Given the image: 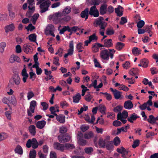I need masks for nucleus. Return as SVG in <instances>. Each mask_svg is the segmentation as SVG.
I'll list each match as a JSON object with an SVG mask.
<instances>
[{
    "label": "nucleus",
    "mask_w": 158,
    "mask_h": 158,
    "mask_svg": "<svg viewBox=\"0 0 158 158\" xmlns=\"http://www.w3.org/2000/svg\"><path fill=\"white\" fill-rule=\"evenodd\" d=\"M26 67L24 65V67L22 70L21 75L23 77L22 80L24 83L26 82L27 80L28 77V74L27 72V70L26 68Z\"/></svg>",
    "instance_id": "nucleus-12"
},
{
    "label": "nucleus",
    "mask_w": 158,
    "mask_h": 158,
    "mask_svg": "<svg viewBox=\"0 0 158 158\" xmlns=\"http://www.w3.org/2000/svg\"><path fill=\"white\" fill-rule=\"evenodd\" d=\"M145 22L143 20H140L137 23V26L138 28H141L144 26Z\"/></svg>",
    "instance_id": "nucleus-48"
},
{
    "label": "nucleus",
    "mask_w": 158,
    "mask_h": 158,
    "mask_svg": "<svg viewBox=\"0 0 158 158\" xmlns=\"http://www.w3.org/2000/svg\"><path fill=\"white\" fill-rule=\"evenodd\" d=\"M6 44L5 42H2L0 43V52L2 53L4 50L5 47L6 46Z\"/></svg>",
    "instance_id": "nucleus-46"
},
{
    "label": "nucleus",
    "mask_w": 158,
    "mask_h": 158,
    "mask_svg": "<svg viewBox=\"0 0 158 158\" xmlns=\"http://www.w3.org/2000/svg\"><path fill=\"white\" fill-rule=\"evenodd\" d=\"M125 44L124 43L118 42L116 44L115 48L118 50H120L124 47Z\"/></svg>",
    "instance_id": "nucleus-34"
},
{
    "label": "nucleus",
    "mask_w": 158,
    "mask_h": 158,
    "mask_svg": "<svg viewBox=\"0 0 158 158\" xmlns=\"http://www.w3.org/2000/svg\"><path fill=\"white\" fill-rule=\"evenodd\" d=\"M28 129L31 134L33 136H34L36 133V129L35 126L33 125H31L29 127Z\"/></svg>",
    "instance_id": "nucleus-28"
},
{
    "label": "nucleus",
    "mask_w": 158,
    "mask_h": 158,
    "mask_svg": "<svg viewBox=\"0 0 158 158\" xmlns=\"http://www.w3.org/2000/svg\"><path fill=\"white\" fill-rule=\"evenodd\" d=\"M122 92L117 90L115 91L114 93L113 94L114 97L115 99H118L119 98L122 99L123 96L122 94Z\"/></svg>",
    "instance_id": "nucleus-26"
},
{
    "label": "nucleus",
    "mask_w": 158,
    "mask_h": 158,
    "mask_svg": "<svg viewBox=\"0 0 158 158\" xmlns=\"http://www.w3.org/2000/svg\"><path fill=\"white\" fill-rule=\"evenodd\" d=\"M124 108L127 110H130L133 107V105L131 100H127L124 102Z\"/></svg>",
    "instance_id": "nucleus-14"
},
{
    "label": "nucleus",
    "mask_w": 158,
    "mask_h": 158,
    "mask_svg": "<svg viewBox=\"0 0 158 158\" xmlns=\"http://www.w3.org/2000/svg\"><path fill=\"white\" fill-rule=\"evenodd\" d=\"M58 138L60 143H63L70 140L71 137L68 134H61L58 136Z\"/></svg>",
    "instance_id": "nucleus-7"
},
{
    "label": "nucleus",
    "mask_w": 158,
    "mask_h": 158,
    "mask_svg": "<svg viewBox=\"0 0 158 158\" xmlns=\"http://www.w3.org/2000/svg\"><path fill=\"white\" fill-rule=\"evenodd\" d=\"M7 137V135L6 134L4 133H0V142L1 141Z\"/></svg>",
    "instance_id": "nucleus-47"
},
{
    "label": "nucleus",
    "mask_w": 158,
    "mask_h": 158,
    "mask_svg": "<svg viewBox=\"0 0 158 158\" xmlns=\"http://www.w3.org/2000/svg\"><path fill=\"white\" fill-rule=\"evenodd\" d=\"M85 120L89 123L93 124L95 120V117L94 115H92L91 119L89 117H87Z\"/></svg>",
    "instance_id": "nucleus-37"
},
{
    "label": "nucleus",
    "mask_w": 158,
    "mask_h": 158,
    "mask_svg": "<svg viewBox=\"0 0 158 158\" xmlns=\"http://www.w3.org/2000/svg\"><path fill=\"white\" fill-rule=\"evenodd\" d=\"M21 79L18 74H15L11 78L8 84L9 86L12 88L17 89L20 84Z\"/></svg>",
    "instance_id": "nucleus-2"
},
{
    "label": "nucleus",
    "mask_w": 158,
    "mask_h": 158,
    "mask_svg": "<svg viewBox=\"0 0 158 158\" xmlns=\"http://www.w3.org/2000/svg\"><path fill=\"white\" fill-rule=\"evenodd\" d=\"M96 8V6H95L91 7L90 9L89 14L94 17H97L99 16V14L98 11Z\"/></svg>",
    "instance_id": "nucleus-10"
},
{
    "label": "nucleus",
    "mask_w": 158,
    "mask_h": 158,
    "mask_svg": "<svg viewBox=\"0 0 158 158\" xmlns=\"http://www.w3.org/2000/svg\"><path fill=\"white\" fill-rule=\"evenodd\" d=\"M54 27L51 24H48L46 28L45 34L46 35L50 34L53 37L55 36L53 31H54Z\"/></svg>",
    "instance_id": "nucleus-9"
},
{
    "label": "nucleus",
    "mask_w": 158,
    "mask_h": 158,
    "mask_svg": "<svg viewBox=\"0 0 158 158\" xmlns=\"http://www.w3.org/2000/svg\"><path fill=\"white\" fill-rule=\"evenodd\" d=\"M74 51V45L73 40L70 42L69 43V49L68 50V52L70 54V56L73 54Z\"/></svg>",
    "instance_id": "nucleus-24"
},
{
    "label": "nucleus",
    "mask_w": 158,
    "mask_h": 158,
    "mask_svg": "<svg viewBox=\"0 0 158 158\" xmlns=\"http://www.w3.org/2000/svg\"><path fill=\"white\" fill-rule=\"evenodd\" d=\"M119 89L120 90H122L125 91H128L129 90L128 88L123 85H121L119 86Z\"/></svg>",
    "instance_id": "nucleus-53"
},
{
    "label": "nucleus",
    "mask_w": 158,
    "mask_h": 158,
    "mask_svg": "<svg viewBox=\"0 0 158 158\" xmlns=\"http://www.w3.org/2000/svg\"><path fill=\"white\" fill-rule=\"evenodd\" d=\"M97 37L96 36L95 34H94L91 35H90L89 37V40L91 42L94 40H97Z\"/></svg>",
    "instance_id": "nucleus-64"
},
{
    "label": "nucleus",
    "mask_w": 158,
    "mask_h": 158,
    "mask_svg": "<svg viewBox=\"0 0 158 158\" xmlns=\"http://www.w3.org/2000/svg\"><path fill=\"white\" fill-rule=\"evenodd\" d=\"M36 155L35 150L33 149L30 151L29 153V158H35Z\"/></svg>",
    "instance_id": "nucleus-43"
},
{
    "label": "nucleus",
    "mask_w": 158,
    "mask_h": 158,
    "mask_svg": "<svg viewBox=\"0 0 158 158\" xmlns=\"http://www.w3.org/2000/svg\"><path fill=\"white\" fill-rule=\"evenodd\" d=\"M115 51L114 49H104L101 51L100 56L101 58L104 60H108L109 57L112 59Z\"/></svg>",
    "instance_id": "nucleus-1"
},
{
    "label": "nucleus",
    "mask_w": 158,
    "mask_h": 158,
    "mask_svg": "<svg viewBox=\"0 0 158 158\" xmlns=\"http://www.w3.org/2000/svg\"><path fill=\"white\" fill-rule=\"evenodd\" d=\"M41 104L42 106L43 107V110H46L48 108V104L46 102H41Z\"/></svg>",
    "instance_id": "nucleus-60"
},
{
    "label": "nucleus",
    "mask_w": 158,
    "mask_h": 158,
    "mask_svg": "<svg viewBox=\"0 0 158 158\" xmlns=\"http://www.w3.org/2000/svg\"><path fill=\"white\" fill-rule=\"evenodd\" d=\"M107 8V6L106 4H104L101 6L100 9V14L101 15H103L106 13Z\"/></svg>",
    "instance_id": "nucleus-30"
},
{
    "label": "nucleus",
    "mask_w": 158,
    "mask_h": 158,
    "mask_svg": "<svg viewBox=\"0 0 158 158\" xmlns=\"http://www.w3.org/2000/svg\"><path fill=\"white\" fill-rule=\"evenodd\" d=\"M120 143V140L119 138L116 136L114 139V145L116 146H118Z\"/></svg>",
    "instance_id": "nucleus-56"
},
{
    "label": "nucleus",
    "mask_w": 158,
    "mask_h": 158,
    "mask_svg": "<svg viewBox=\"0 0 158 158\" xmlns=\"http://www.w3.org/2000/svg\"><path fill=\"white\" fill-rule=\"evenodd\" d=\"M106 142L102 138H100L98 144L101 147L105 148Z\"/></svg>",
    "instance_id": "nucleus-42"
},
{
    "label": "nucleus",
    "mask_w": 158,
    "mask_h": 158,
    "mask_svg": "<svg viewBox=\"0 0 158 158\" xmlns=\"http://www.w3.org/2000/svg\"><path fill=\"white\" fill-rule=\"evenodd\" d=\"M26 29L27 31L30 30L31 31L35 29V27L33 26L32 24L30 23L26 27Z\"/></svg>",
    "instance_id": "nucleus-61"
},
{
    "label": "nucleus",
    "mask_w": 158,
    "mask_h": 158,
    "mask_svg": "<svg viewBox=\"0 0 158 158\" xmlns=\"http://www.w3.org/2000/svg\"><path fill=\"white\" fill-rule=\"evenodd\" d=\"M67 149H72L75 148V146L73 144L70 143H66L65 144L64 148Z\"/></svg>",
    "instance_id": "nucleus-49"
},
{
    "label": "nucleus",
    "mask_w": 158,
    "mask_h": 158,
    "mask_svg": "<svg viewBox=\"0 0 158 158\" xmlns=\"http://www.w3.org/2000/svg\"><path fill=\"white\" fill-rule=\"evenodd\" d=\"M53 147L55 149L63 152L64 150V146L63 144L57 142H55L53 144Z\"/></svg>",
    "instance_id": "nucleus-11"
},
{
    "label": "nucleus",
    "mask_w": 158,
    "mask_h": 158,
    "mask_svg": "<svg viewBox=\"0 0 158 158\" xmlns=\"http://www.w3.org/2000/svg\"><path fill=\"white\" fill-rule=\"evenodd\" d=\"M141 50L135 47L132 49V53L135 56H138L140 54Z\"/></svg>",
    "instance_id": "nucleus-33"
},
{
    "label": "nucleus",
    "mask_w": 158,
    "mask_h": 158,
    "mask_svg": "<svg viewBox=\"0 0 158 158\" xmlns=\"http://www.w3.org/2000/svg\"><path fill=\"white\" fill-rule=\"evenodd\" d=\"M39 4L40 12L43 13L48 10V7L51 4V2L49 0H48Z\"/></svg>",
    "instance_id": "nucleus-3"
},
{
    "label": "nucleus",
    "mask_w": 158,
    "mask_h": 158,
    "mask_svg": "<svg viewBox=\"0 0 158 158\" xmlns=\"http://www.w3.org/2000/svg\"><path fill=\"white\" fill-rule=\"evenodd\" d=\"M36 106V102L35 100L32 101L30 104L29 109L27 110V115L29 116H32V113L35 112V109Z\"/></svg>",
    "instance_id": "nucleus-6"
},
{
    "label": "nucleus",
    "mask_w": 158,
    "mask_h": 158,
    "mask_svg": "<svg viewBox=\"0 0 158 158\" xmlns=\"http://www.w3.org/2000/svg\"><path fill=\"white\" fill-rule=\"evenodd\" d=\"M81 94L79 93L77 94L73 97V102L75 103H78L81 99Z\"/></svg>",
    "instance_id": "nucleus-29"
},
{
    "label": "nucleus",
    "mask_w": 158,
    "mask_h": 158,
    "mask_svg": "<svg viewBox=\"0 0 158 158\" xmlns=\"http://www.w3.org/2000/svg\"><path fill=\"white\" fill-rule=\"evenodd\" d=\"M137 114L135 113L131 114L130 116L128 117L127 119L128 121L130 123H133V121L135 120L137 118H139Z\"/></svg>",
    "instance_id": "nucleus-19"
},
{
    "label": "nucleus",
    "mask_w": 158,
    "mask_h": 158,
    "mask_svg": "<svg viewBox=\"0 0 158 158\" xmlns=\"http://www.w3.org/2000/svg\"><path fill=\"white\" fill-rule=\"evenodd\" d=\"M56 116L57 120L61 123H63L65 122V116L63 114H59Z\"/></svg>",
    "instance_id": "nucleus-22"
},
{
    "label": "nucleus",
    "mask_w": 158,
    "mask_h": 158,
    "mask_svg": "<svg viewBox=\"0 0 158 158\" xmlns=\"http://www.w3.org/2000/svg\"><path fill=\"white\" fill-rule=\"evenodd\" d=\"M5 29L6 32H8L13 31L15 30V27L13 23H11L5 27Z\"/></svg>",
    "instance_id": "nucleus-25"
},
{
    "label": "nucleus",
    "mask_w": 158,
    "mask_h": 158,
    "mask_svg": "<svg viewBox=\"0 0 158 158\" xmlns=\"http://www.w3.org/2000/svg\"><path fill=\"white\" fill-rule=\"evenodd\" d=\"M26 146L28 148H30L32 145V148L34 149L36 148L38 146V143L36 139L33 138L31 139H29L27 141Z\"/></svg>",
    "instance_id": "nucleus-5"
},
{
    "label": "nucleus",
    "mask_w": 158,
    "mask_h": 158,
    "mask_svg": "<svg viewBox=\"0 0 158 158\" xmlns=\"http://www.w3.org/2000/svg\"><path fill=\"white\" fill-rule=\"evenodd\" d=\"M116 151L118 152L121 154H127L128 153L127 152L123 147H122L120 148H117Z\"/></svg>",
    "instance_id": "nucleus-41"
},
{
    "label": "nucleus",
    "mask_w": 158,
    "mask_h": 158,
    "mask_svg": "<svg viewBox=\"0 0 158 158\" xmlns=\"http://www.w3.org/2000/svg\"><path fill=\"white\" fill-rule=\"evenodd\" d=\"M62 13L57 12L54 14L52 17L51 19H52L53 23L57 24L59 23H61V17Z\"/></svg>",
    "instance_id": "nucleus-8"
},
{
    "label": "nucleus",
    "mask_w": 158,
    "mask_h": 158,
    "mask_svg": "<svg viewBox=\"0 0 158 158\" xmlns=\"http://www.w3.org/2000/svg\"><path fill=\"white\" fill-rule=\"evenodd\" d=\"M78 143L79 145L82 146H84L86 144V141L83 138L78 140Z\"/></svg>",
    "instance_id": "nucleus-57"
},
{
    "label": "nucleus",
    "mask_w": 158,
    "mask_h": 158,
    "mask_svg": "<svg viewBox=\"0 0 158 158\" xmlns=\"http://www.w3.org/2000/svg\"><path fill=\"white\" fill-rule=\"evenodd\" d=\"M100 0H93L91 1V4L95 6L98 5L100 3Z\"/></svg>",
    "instance_id": "nucleus-62"
},
{
    "label": "nucleus",
    "mask_w": 158,
    "mask_h": 158,
    "mask_svg": "<svg viewBox=\"0 0 158 158\" xmlns=\"http://www.w3.org/2000/svg\"><path fill=\"white\" fill-rule=\"evenodd\" d=\"M20 60V58L18 56L14 55H12L9 59L10 62L11 63H13L15 61L19 62Z\"/></svg>",
    "instance_id": "nucleus-18"
},
{
    "label": "nucleus",
    "mask_w": 158,
    "mask_h": 158,
    "mask_svg": "<svg viewBox=\"0 0 158 158\" xmlns=\"http://www.w3.org/2000/svg\"><path fill=\"white\" fill-rule=\"evenodd\" d=\"M15 152L21 155L23 153V150L21 147L19 145H18L15 149Z\"/></svg>",
    "instance_id": "nucleus-38"
},
{
    "label": "nucleus",
    "mask_w": 158,
    "mask_h": 158,
    "mask_svg": "<svg viewBox=\"0 0 158 158\" xmlns=\"http://www.w3.org/2000/svg\"><path fill=\"white\" fill-rule=\"evenodd\" d=\"M105 146L106 147L107 149L108 150H110L113 147V142L112 141H107Z\"/></svg>",
    "instance_id": "nucleus-36"
},
{
    "label": "nucleus",
    "mask_w": 158,
    "mask_h": 158,
    "mask_svg": "<svg viewBox=\"0 0 158 158\" xmlns=\"http://www.w3.org/2000/svg\"><path fill=\"white\" fill-rule=\"evenodd\" d=\"M115 11L118 16H121L123 15V8L120 6L119 5L117 8H115Z\"/></svg>",
    "instance_id": "nucleus-21"
},
{
    "label": "nucleus",
    "mask_w": 158,
    "mask_h": 158,
    "mask_svg": "<svg viewBox=\"0 0 158 158\" xmlns=\"http://www.w3.org/2000/svg\"><path fill=\"white\" fill-rule=\"evenodd\" d=\"M99 110L100 111L102 114L105 113L106 108L105 106L102 104H101L99 106Z\"/></svg>",
    "instance_id": "nucleus-45"
},
{
    "label": "nucleus",
    "mask_w": 158,
    "mask_h": 158,
    "mask_svg": "<svg viewBox=\"0 0 158 158\" xmlns=\"http://www.w3.org/2000/svg\"><path fill=\"white\" fill-rule=\"evenodd\" d=\"M46 123L44 120L38 121L36 123V127L39 129H42L44 127Z\"/></svg>",
    "instance_id": "nucleus-20"
},
{
    "label": "nucleus",
    "mask_w": 158,
    "mask_h": 158,
    "mask_svg": "<svg viewBox=\"0 0 158 158\" xmlns=\"http://www.w3.org/2000/svg\"><path fill=\"white\" fill-rule=\"evenodd\" d=\"M104 47H110L113 45L112 40L111 39L108 40L105 39L104 40Z\"/></svg>",
    "instance_id": "nucleus-27"
},
{
    "label": "nucleus",
    "mask_w": 158,
    "mask_h": 158,
    "mask_svg": "<svg viewBox=\"0 0 158 158\" xmlns=\"http://www.w3.org/2000/svg\"><path fill=\"white\" fill-rule=\"evenodd\" d=\"M39 17V14H34V15L32 17V18L31 19V21L34 24H35L38 18Z\"/></svg>",
    "instance_id": "nucleus-44"
},
{
    "label": "nucleus",
    "mask_w": 158,
    "mask_h": 158,
    "mask_svg": "<svg viewBox=\"0 0 158 158\" xmlns=\"http://www.w3.org/2000/svg\"><path fill=\"white\" fill-rule=\"evenodd\" d=\"M114 31L113 28H107L106 30V34L108 35H111L114 34Z\"/></svg>",
    "instance_id": "nucleus-50"
},
{
    "label": "nucleus",
    "mask_w": 158,
    "mask_h": 158,
    "mask_svg": "<svg viewBox=\"0 0 158 158\" xmlns=\"http://www.w3.org/2000/svg\"><path fill=\"white\" fill-rule=\"evenodd\" d=\"M94 136V134L92 131H89L85 133L84 137V138L86 139H89L92 138Z\"/></svg>",
    "instance_id": "nucleus-32"
},
{
    "label": "nucleus",
    "mask_w": 158,
    "mask_h": 158,
    "mask_svg": "<svg viewBox=\"0 0 158 158\" xmlns=\"http://www.w3.org/2000/svg\"><path fill=\"white\" fill-rule=\"evenodd\" d=\"M12 113V112L10 111H7L5 112V114L7 118L9 120H11V114Z\"/></svg>",
    "instance_id": "nucleus-51"
},
{
    "label": "nucleus",
    "mask_w": 158,
    "mask_h": 158,
    "mask_svg": "<svg viewBox=\"0 0 158 158\" xmlns=\"http://www.w3.org/2000/svg\"><path fill=\"white\" fill-rule=\"evenodd\" d=\"M66 31H68L69 32H70V28L68 26H64L63 28L61 29L60 31V34H62Z\"/></svg>",
    "instance_id": "nucleus-39"
},
{
    "label": "nucleus",
    "mask_w": 158,
    "mask_h": 158,
    "mask_svg": "<svg viewBox=\"0 0 158 158\" xmlns=\"http://www.w3.org/2000/svg\"><path fill=\"white\" fill-rule=\"evenodd\" d=\"M89 14V9L88 8H86L81 12V17L83 18H85V20H86L88 18Z\"/></svg>",
    "instance_id": "nucleus-23"
},
{
    "label": "nucleus",
    "mask_w": 158,
    "mask_h": 158,
    "mask_svg": "<svg viewBox=\"0 0 158 158\" xmlns=\"http://www.w3.org/2000/svg\"><path fill=\"white\" fill-rule=\"evenodd\" d=\"M23 49L25 53L28 54L31 52L32 47L30 46L29 43L23 45Z\"/></svg>",
    "instance_id": "nucleus-15"
},
{
    "label": "nucleus",
    "mask_w": 158,
    "mask_h": 158,
    "mask_svg": "<svg viewBox=\"0 0 158 158\" xmlns=\"http://www.w3.org/2000/svg\"><path fill=\"white\" fill-rule=\"evenodd\" d=\"M29 40L31 42H36V36L35 34H32L28 36Z\"/></svg>",
    "instance_id": "nucleus-35"
},
{
    "label": "nucleus",
    "mask_w": 158,
    "mask_h": 158,
    "mask_svg": "<svg viewBox=\"0 0 158 158\" xmlns=\"http://www.w3.org/2000/svg\"><path fill=\"white\" fill-rule=\"evenodd\" d=\"M103 18L102 17H100L97 19L95 21L96 24L95 26L97 27L98 25L100 26L101 29L105 30V28L106 27L107 23L103 21Z\"/></svg>",
    "instance_id": "nucleus-4"
},
{
    "label": "nucleus",
    "mask_w": 158,
    "mask_h": 158,
    "mask_svg": "<svg viewBox=\"0 0 158 158\" xmlns=\"http://www.w3.org/2000/svg\"><path fill=\"white\" fill-rule=\"evenodd\" d=\"M34 96V93L32 91L28 92L27 93V98L28 100H30Z\"/></svg>",
    "instance_id": "nucleus-59"
},
{
    "label": "nucleus",
    "mask_w": 158,
    "mask_h": 158,
    "mask_svg": "<svg viewBox=\"0 0 158 158\" xmlns=\"http://www.w3.org/2000/svg\"><path fill=\"white\" fill-rule=\"evenodd\" d=\"M123 108V106H118L114 108L113 111L115 112L120 113Z\"/></svg>",
    "instance_id": "nucleus-55"
},
{
    "label": "nucleus",
    "mask_w": 158,
    "mask_h": 158,
    "mask_svg": "<svg viewBox=\"0 0 158 158\" xmlns=\"http://www.w3.org/2000/svg\"><path fill=\"white\" fill-rule=\"evenodd\" d=\"M93 98V96L88 94L85 95V99L86 101L89 102Z\"/></svg>",
    "instance_id": "nucleus-52"
},
{
    "label": "nucleus",
    "mask_w": 158,
    "mask_h": 158,
    "mask_svg": "<svg viewBox=\"0 0 158 158\" xmlns=\"http://www.w3.org/2000/svg\"><path fill=\"white\" fill-rule=\"evenodd\" d=\"M148 60L147 59H143L140 60V64H138V66L146 68L148 67Z\"/></svg>",
    "instance_id": "nucleus-17"
},
{
    "label": "nucleus",
    "mask_w": 158,
    "mask_h": 158,
    "mask_svg": "<svg viewBox=\"0 0 158 158\" xmlns=\"http://www.w3.org/2000/svg\"><path fill=\"white\" fill-rule=\"evenodd\" d=\"M99 48L96 44H94L93 45L92 48V51L94 52H97L99 51Z\"/></svg>",
    "instance_id": "nucleus-54"
},
{
    "label": "nucleus",
    "mask_w": 158,
    "mask_h": 158,
    "mask_svg": "<svg viewBox=\"0 0 158 158\" xmlns=\"http://www.w3.org/2000/svg\"><path fill=\"white\" fill-rule=\"evenodd\" d=\"M128 114L127 111L125 110L123 111L122 113H118L117 116V119H121V118H127Z\"/></svg>",
    "instance_id": "nucleus-13"
},
{
    "label": "nucleus",
    "mask_w": 158,
    "mask_h": 158,
    "mask_svg": "<svg viewBox=\"0 0 158 158\" xmlns=\"http://www.w3.org/2000/svg\"><path fill=\"white\" fill-rule=\"evenodd\" d=\"M148 121L151 123H155L156 122L155 118L152 115H150L147 119Z\"/></svg>",
    "instance_id": "nucleus-40"
},
{
    "label": "nucleus",
    "mask_w": 158,
    "mask_h": 158,
    "mask_svg": "<svg viewBox=\"0 0 158 158\" xmlns=\"http://www.w3.org/2000/svg\"><path fill=\"white\" fill-rule=\"evenodd\" d=\"M97 85V80H94V81L90 85V86H92L94 87V88L96 89L97 91L99 90V88H101L103 86V84L102 82L100 83L98 85Z\"/></svg>",
    "instance_id": "nucleus-16"
},
{
    "label": "nucleus",
    "mask_w": 158,
    "mask_h": 158,
    "mask_svg": "<svg viewBox=\"0 0 158 158\" xmlns=\"http://www.w3.org/2000/svg\"><path fill=\"white\" fill-rule=\"evenodd\" d=\"M71 10V9L70 6H67L63 10L62 14L66 15L69 14Z\"/></svg>",
    "instance_id": "nucleus-31"
},
{
    "label": "nucleus",
    "mask_w": 158,
    "mask_h": 158,
    "mask_svg": "<svg viewBox=\"0 0 158 158\" xmlns=\"http://www.w3.org/2000/svg\"><path fill=\"white\" fill-rule=\"evenodd\" d=\"M70 19V17L69 16H67L63 18L61 17V23H63L64 22L69 21Z\"/></svg>",
    "instance_id": "nucleus-58"
},
{
    "label": "nucleus",
    "mask_w": 158,
    "mask_h": 158,
    "mask_svg": "<svg viewBox=\"0 0 158 158\" xmlns=\"http://www.w3.org/2000/svg\"><path fill=\"white\" fill-rule=\"evenodd\" d=\"M121 123L119 121L115 120L113 122V125L115 127H118L121 126Z\"/></svg>",
    "instance_id": "nucleus-63"
}]
</instances>
